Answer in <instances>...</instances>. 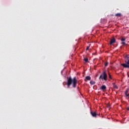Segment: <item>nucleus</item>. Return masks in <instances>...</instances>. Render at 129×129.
Here are the masks:
<instances>
[{
	"mask_svg": "<svg viewBox=\"0 0 129 129\" xmlns=\"http://www.w3.org/2000/svg\"><path fill=\"white\" fill-rule=\"evenodd\" d=\"M99 79L104 80L105 81H106V80H107V75L106 74V72L105 71H104L103 74L100 75Z\"/></svg>",
	"mask_w": 129,
	"mask_h": 129,
	"instance_id": "obj_3",
	"label": "nucleus"
},
{
	"mask_svg": "<svg viewBox=\"0 0 129 129\" xmlns=\"http://www.w3.org/2000/svg\"><path fill=\"white\" fill-rule=\"evenodd\" d=\"M114 43H115V39L114 38L110 40V45H112V44H114Z\"/></svg>",
	"mask_w": 129,
	"mask_h": 129,
	"instance_id": "obj_8",
	"label": "nucleus"
},
{
	"mask_svg": "<svg viewBox=\"0 0 129 129\" xmlns=\"http://www.w3.org/2000/svg\"><path fill=\"white\" fill-rule=\"evenodd\" d=\"M87 80H88V81L91 80V77H90V76H89L86 77L85 81L87 82Z\"/></svg>",
	"mask_w": 129,
	"mask_h": 129,
	"instance_id": "obj_7",
	"label": "nucleus"
},
{
	"mask_svg": "<svg viewBox=\"0 0 129 129\" xmlns=\"http://www.w3.org/2000/svg\"><path fill=\"white\" fill-rule=\"evenodd\" d=\"M107 65H108V62H105V67H106V66H107Z\"/></svg>",
	"mask_w": 129,
	"mask_h": 129,
	"instance_id": "obj_15",
	"label": "nucleus"
},
{
	"mask_svg": "<svg viewBox=\"0 0 129 129\" xmlns=\"http://www.w3.org/2000/svg\"><path fill=\"white\" fill-rule=\"evenodd\" d=\"M86 50H89V46L87 47Z\"/></svg>",
	"mask_w": 129,
	"mask_h": 129,
	"instance_id": "obj_17",
	"label": "nucleus"
},
{
	"mask_svg": "<svg viewBox=\"0 0 129 129\" xmlns=\"http://www.w3.org/2000/svg\"><path fill=\"white\" fill-rule=\"evenodd\" d=\"M121 66H122L124 68H129V59H127V55L126 56L125 63H121Z\"/></svg>",
	"mask_w": 129,
	"mask_h": 129,
	"instance_id": "obj_2",
	"label": "nucleus"
},
{
	"mask_svg": "<svg viewBox=\"0 0 129 129\" xmlns=\"http://www.w3.org/2000/svg\"><path fill=\"white\" fill-rule=\"evenodd\" d=\"M121 41L122 42H124V41H125V38L122 37L121 39Z\"/></svg>",
	"mask_w": 129,
	"mask_h": 129,
	"instance_id": "obj_13",
	"label": "nucleus"
},
{
	"mask_svg": "<svg viewBox=\"0 0 129 129\" xmlns=\"http://www.w3.org/2000/svg\"><path fill=\"white\" fill-rule=\"evenodd\" d=\"M100 89L102 90V91H105V90H106V86L105 85H103L101 86Z\"/></svg>",
	"mask_w": 129,
	"mask_h": 129,
	"instance_id": "obj_6",
	"label": "nucleus"
},
{
	"mask_svg": "<svg viewBox=\"0 0 129 129\" xmlns=\"http://www.w3.org/2000/svg\"><path fill=\"white\" fill-rule=\"evenodd\" d=\"M115 17H121V14L117 13L115 15Z\"/></svg>",
	"mask_w": 129,
	"mask_h": 129,
	"instance_id": "obj_10",
	"label": "nucleus"
},
{
	"mask_svg": "<svg viewBox=\"0 0 129 129\" xmlns=\"http://www.w3.org/2000/svg\"><path fill=\"white\" fill-rule=\"evenodd\" d=\"M84 60L86 62H88V58H84Z\"/></svg>",
	"mask_w": 129,
	"mask_h": 129,
	"instance_id": "obj_12",
	"label": "nucleus"
},
{
	"mask_svg": "<svg viewBox=\"0 0 129 129\" xmlns=\"http://www.w3.org/2000/svg\"><path fill=\"white\" fill-rule=\"evenodd\" d=\"M128 91H129V88H127L125 91L124 94L125 95H126V97H129Z\"/></svg>",
	"mask_w": 129,
	"mask_h": 129,
	"instance_id": "obj_5",
	"label": "nucleus"
},
{
	"mask_svg": "<svg viewBox=\"0 0 129 129\" xmlns=\"http://www.w3.org/2000/svg\"><path fill=\"white\" fill-rule=\"evenodd\" d=\"M122 44L123 45H125V42H122Z\"/></svg>",
	"mask_w": 129,
	"mask_h": 129,
	"instance_id": "obj_16",
	"label": "nucleus"
},
{
	"mask_svg": "<svg viewBox=\"0 0 129 129\" xmlns=\"http://www.w3.org/2000/svg\"><path fill=\"white\" fill-rule=\"evenodd\" d=\"M109 75V78H110V79H112V77H111V76L110 75V74H108Z\"/></svg>",
	"mask_w": 129,
	"mask_h": 129,
	"instance_id": "obj_14",
	"label": "nucleus"
},
{
	"mask_svg": "<svg viewBox=\"0 0 129 129\" xmlns=\"http://www.w3.org/2000/svg\"><path fill=\"white\" fill-rule=\"evenodd\" d=\"M91 114L93 116V117H96L98 114L96 113V112H91Z\"/></svg>",
	"mask_w": 129,
	"mask_h": 129,
	"instance_id": "obj_4",
	"label": "nucleus"
},
{
	"mask_svg": "<svg viewBox=\"0 0 129 129\" xmlns=\"http://www.w3.org/2000/svg\"><path fill=\"white\" fill-rule=\"evenodd\" d=\"M127 75H128V77H129V75H128V74H127Z\"/></svg>",
	"mask_w": 129,
	"mask_h": 129,
	"instance_id": "obj_20",
	"label": "nucleus"
},
{
	"mask_svg": "<svg viewBox=\"0 0 129 129\" xmlns=\"http://www.w3.org/2000/svg\"><path fill=\"white\" fill-rule=\"evenodd\" d=\"M90 83L91 85H94V84H95V82L94 81H91Z\"/></svg>",
	"mask_w": 129,
	"mask_h": 129,
	"instance_id": "obj_9",
	"label": "nucleus"
},
{
	"mask_svg": "<svg viewBox=\"0 0 129 129\" xmlns=\"http://www.w3.org/2000/svg\"><path fill=\"white\" fill-rule=\"evenodd\" d=\"M113 87L114 88H115L116 89H118V87H117V86H116L115 85H114Z\"/></svg>",
	"mask_w": 129,
	"mask_h": 129,
	"instance_id": "obj_11",
	"label": "nucleus"
},
{
	"mask_svg": "<svg viewBox=\"0 0 129 129\" xmlns=\"http://www.w3.org/2000/svg\"><path fill=\"white\" fill-rule=\"evenodd\" d=\"M113 86H114V85H115V83H113Z\"/></svg>",
	"mask_w": 129,
	"mask_h": 129,
	"instance_id": "obj_19",
	"label": "nucleus"
},
{
	"mask_svg": "<svg viewBox=\"0 0 129 129\" xmlns=\"http://www.w3.org/2000/svg\"><path fill=\"white\" fill-rule=\"evenodd\" d=\"M73 83V87L74 88H76V85L77 84V79H76V77H74L73 79L70 77L69 78H68V83L67 85H68V88L71 86V84Z\"/></svg>",
	"mask_w": 129,
	"mask_h": 129,
	"instance_id": "obj_1",
	"label": "nucleus"
},
{
	"mask_svg": "<svg viewBox=\"0 0 129 129\" xmlns=\"http://www.w3.org/2000/svg\"><path fill=\"white\" fill-rule=\"evenodd\" d=\"M126 109H127V110H128V111H129V107H127L126 108Z\"/></svg>",
	"mask_w": 129,
	"mask_h": 129,
	"instance_id": "obj_18",
	"label": "nucleus"
}]
</instances>
